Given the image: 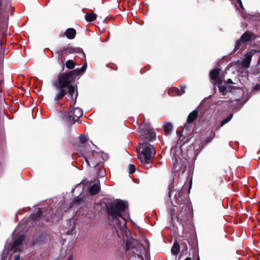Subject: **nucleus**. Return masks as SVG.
Listing matches in <instances>:
<instances>
[{
	"label": "nucleus",
	"instance_id": "49",
	"mask_svg": "<svg viewBox=\"0 0 260 260\" xmlns=\"http://www.w3.org/2000/svg\"><path fill=\"white\" fill-rule=\"evenodd\" d=\"M197 260H200V257L199 256H198Z\"/></svg>",
	"mask_w": 260,
	"mask_h": 260
},
{
	"label": "nucleus",
	"instance_id": "25",
	"mask_svg": "<svg viewBox=\"0 0 260 260\" xmlns=\"http://www.w3.org/2000/svg\"><path fill=\"white\" fill-rule=\"evenodd\" d=\"M180 252V245L177 242H175L172 247L171 252L173 255H176Z\"/></svg>",
	"mask_w": 260,
	"mask_h": 260
},
{
	"label": "nucleus",
	"instance_id": "3",
	"mask_svg": "<svg viewBox=\"0 0 260 260\" xmlns=\"http://www.w3.org/2000/svg\"><path fill=\"white\" fill-rule=\"evenodd\" d=\"M15 9L12 6V0H0V39L6 35L7 25L5 19H8L9 14L13 16Z\"/></svg>",
	"mask_w": 260,
	"mask_h": 260
},
{
	"label": "nucleus",
	"instance_id": "38",
	"mask_svg": "<svg viewBox=\"0 0 260 260\" xmlns=\"http://www.w3.org/2000/svg\"><path fill=\"white\" fill-rule=\"evenodd\" d=\"M226 123H228V116L225 117V118L221 121L220 126H222L224 124H225Z\"/></svg>",
	"mask_w": 260,
	"mask_h": 260
},
{
	"label": "nucleus",
	"instance_id": "45",
	"mask_svg": "<svg viewBox=\"0 0 260 260\" xmlns=\"http://www.w3.org/2000/svg\"><path fill=\"white\" fill-rule=\"evenodd\" d=\"M228 232H229V234H230L231 233V228H230V226H229Z\"/></svg>",
	"mask_w": 260,
	"mask_h": 260
},
{
	"label": "nucleus",
	"instance_id": "12",
	"mask_svg": "<svg viewBox=\"0 0 260 260\" xmlns=\"http://www.w3.org/2000/svg\"><path fill=\"white\" fill-rule=\"evenodd\" d=\"M175 203L177 205H187L188 204H191L190 202L188 200V193L186 192V189L182 188L178 194L175 198Z\"/></svg>",
	"mask_w": 260,
	"mask_h": 260
},
{
	"label": "nucleus",
	"instance_id": "8",
	"mask_svg": "<svg viewBox=\"0 0 260 260\" xmlns=\"http://www.w3.org/2000/svg\"><path fill=\"white\" fill-rule=\"evenodd\" d=\"M193 217V211L191 204L183 205L177 216V221L184 227V224H190Z\"/></svg>",
	"mask_w": 260,
	"mask_h": 260
},
{
	"label": "nucleus",
	"instance_id": "35",
	"mask_svg": "<svg viewBox=\"0 0 260 260\" xmlns=\"http://www.w3.org/2000/svg\"><path fill=\"white\" fill-rule=\"evenodd\" d=\"M74 52L80 53L82 52L83 54V56L85 57V54L83 52L82 49L79 47L74 48Z\"/></svg>",
	"mask_w": 260,
	"mask_h": 260
},
{
	"label": "nucleus",
	"instance_id": "18",
	"mask_svg": "<svg viewBox=\"0 0 260 260\" xmlns=\"http://www.w3.org/2000/svg\"><path fill=\"white\" fill-rule=\"evenodd\" d=\"M102 154L96 151L92 152V157H90L89 159H90L91 162L92 164V165L94 166V167H97L100 165L101 163V160H96V158H100L101 157Z\"/></svg>",
	"mask_w": 260,
	"mask_h": 260
},
{
	"label": "nucleus",
	"instance_id": "5",
	"mask_svg": "<svg viewBox=\"0 0 260 260\" xmlns=\"http://www.w3.org/2000/svg\"><path fill=\"white\" fill-rule=\"evenodd\" d=\"M48 214L47 209L38 208L37 211L30 215L32 223L39 226H43L47 223H51L53 221L52 215L48 216Z\"/></svg>",
	"mask_w": 260,
	"mask_h": 260
},
{
	"label": "nucleus",
	"instance_id": "1",
	"mask_svg": "<svg viewBox=\"0 0 260 260\" xmlns=\"http://www.w3.org/2000/svg\"><path fill=\"white\" fill-rule=\"evenodd\" d=\"M59 82V76H57V80L53 83L54 87L58 89V92L54 97V101L58 102L68 93L72 99V103L76 104L78 96L77 85L73 84L72 83L66 85Z\"/></svg>",
	"mask_w": 260,
	"mask_h": 260
},
{
	"label": "nucleus",
	"instance_id": "39",
	"mask_svg": "<svg viewBox=\"0 0 260 260\" xmlns=\"http://www.w3.org/2000/svg\"><path fill=\"white\" fill-rule=\"evenodd\" d=\"M190 123H188L186 121V123L185 124L184 126V129H186V131H190Z\"/></svg>",
	"mask_w": 260,
	"mask_h": 260
},
{
	"label": "nucleus",
	"instance_id": "37",
	"mask_svg": "<svg viewBox=\"0 0 260 260\" xmlns=\"http://www.w3.org/2000/svg\"><path fill=\"white\" fill-rule=\"evenodd\" d=\"M80 141L82 144L84 143L86 141V137L84 136H81L80 137Z\"/></svg>",
	"mask_w": 260,
	"mask_h": 260
},
{
	"label": "nucleus",
	"instance_id": "17",
	"mask_svg": "<svg viewBox=\"0 0 260 260\" xmlns=\"http://www.w3.org/2000/svg\"><path fill=\"white\" fill-rule=\"evenodd\" d=\"M179 191L180 189L175 188V186L172 183H171L169 186L168 197L169 198L170 202L172 204H173L172 197L173 196L174 198L175 199L176 196L178 194Z\"/></svg>",
	"mask_w": 260,
	"mask_h": 260
},
{
	"label": "nucleus",
	"instance_id": "14",
	"mask_svg": "<svg viewBox=\"0 0 260 260\" xmlns=\"http://www.w3.org/2000/svg\"><path fill=\"white\" fill-rule=\"evenodd\" d=\"M220 69L216 68L211 70L209 74L210 79L219 84L222 82V76L220 74Z\"/></svg>",
	"mask_w": 260,
	"mask_h": 260
},
{
	"label": "nucleus",
	"instance_id": "41",
	"mask_svg": "<svg viewBox=\"0 0 260 260\" xmlns=\"http://www.w3.org/2000/svg\"><path fill=\"white\" fill-rule=\"evenodd\" d=\"M233 116V114L232 113L229 114V121L232 118Z\"/></svg>",
	"mask_w": 260,
	"mask_h": 260
},
{
	"label": "nucleus",
	"instance_id": "13",
	"mask_svg": "<svg viewBox=\"0 0 260 260\" xmlns=\"http://www.w3.org/2000/svg\"><path fill=\"white\" fill-rule=\"evenodd\" d=\"M260 50L256 49H251L250 51L245 54L244 58L241 61V66L245 69H247L250 67L252 56Z\"/></svg>",
	"mask_w": 260,
	"mask_h": 260
},
{
	"label": "nucleus",
	"instance_id": "42",
	"mask_svg": "<svg viewBox=\"0 0 260 260\" xmlns=\"http://www.w3.org/2000/svg\"><path fill=\"white\" fill-rule=\"evenodd\" d=\"M73 255H71L68 258L67 260H73Z\"/></svg>",
	"mask_w": 260,
	"mask_h": 260
},
{
	"label": "nucleus",
	"instance_id": "15",
	"mask_svg": "<svg viewBox=\"0 0 260 260\" xmlns=\"http://www.w3.org/2000/svg\"><path fill=\"white\" fill-rule=\"evenodd\" d=\"M122 218L123 219V222H121L118 218L115 219L113 221L115 222L114 225L117 232H118L119 230L121 232H126L127 229L126 221L124 218L123 217Z\"/></svg>",
	"mask_w": 260,
	"mask_h": 260
},
{
	"label": "nucleus",
	"instance_id": "33",
	"mask_svg": "<svg viewBox=\"0 0 260 260\" xmlns=\"http://www.w3.org/2000/svg\"><path fill=\"white\" fill-rule=\"evenodd\" d=\"M179 87H180L181 89L179 90V95H182L185 92V89L186 88V85L183 84V85H180Z\"/></svg>",
	"mask_w": 260,
	"mask_h": 260
},
{
	"label": "nucleus",
	"instance_id": "28",
	"mask_svg": "<svg viewBox=\"0 0 260 260\" xmlns=\"http://www.w3.org/2000/svg\"><path fill=\"white\" fill-rule=\"evenodd\" d=\"M168 93L172 96L179 95V89L178 88L173 87L169 90Z\"/></svg>",
	"mask_w": 260,
	"mask_h": 260
},
{
	"label": "nucleus",
	"instance_id": "21",
	"mask_svg": "<svg viewBox=\"0 0 260 260\" xmlns=\"http://www.w3.org/2000/svg\"><path fill=\"white\" fill-rule=\"evenodd\" d=\"M74 52V48L72 47H68L61 49L59 51L57 52L58 55L62 56L63 54L68 55Z\"/></svg>",
	"mask_w": 260,
	"mask_h": 260
},
{
	"label": "nucleus",
	"instance_id": "44",
	"mask_svg": "<svg viewBox=\"0 0 260 260\" xmlns=\"http://www.w3.org/2000/svg\"><path fill=\"white\" fill-rule=\"evenodd\" d=\"M225 1H226V0H218V2L219 3H222V2H225Z\"/></svg>",
	"mask_w": 260,
	"mask_h": 260
},
{
	"label": "nucleus",
	"instance_id": "7",
	"mask_svg": "<svg viewBox=\"0 0 260 260\" xmlns=\"http://www.w3.org/2000/svg\"><path fill=\"white\" fill-rule=\"evenodd\" d=\"M75 105L72 103L69 106L68 111L62 114V119L70 125L78 121L83 114L82 110L79 107H75Z\"/></svg>",
	"mask_w": 260,
	"mask_h": 260
},
{
	"label": "nucleus",
	"instance_id": "27",
	"mask_svg": "<svg viewBox=\"0 0 260 260\" xmlns=\"http://www.w3.org/2000/svg\"><path fill=\"white\" fill-rule=\"evenodd\" d=\"M65 66L68 69L73 70V69L75 68L76 64L72 59H69L66 61Z\"/></svg>",
	"mask_w": 260,
	"mask_h": 260
},
{
	"label": "nucleus",
	"instance_id": "30",
	"mask_svg": "<svg viewBox=\"0 0 260 260\" xmlns=\"http://www.w3.org/2000/svg\"><path fill=\"white\" fill-rule=\"evenodd\" d=\"M132 241L127 240L126 242L125 245V250L127 251L130 250L131 249L136 248V247L135 246H132Z\"/></svg>",
	"mask_w": 260,
	"mask_h": 260
},
{
	"label": "nucleus",
	"instance_id": "19",
	"mask_svg": "<svg viewBox=\"0 0 260 260\" xmlns=\"http://www.w3.org/2000/svg\"><path fill=\"white\" fill-rule=\"evenodd\" d=\"M76 30L73 28H69L65 30L63 36L66 37L68 39H74L76 36Z\"/></svg>",
	"mask_w": 260,
	"mask_h": 260
},
{
	"label": "nucleus",
	"instance_id": "40",
	"mask_svg": "<svg viewBox=\"0 0 260 260\" xmlns=\"http://www.w3.org/2000/svg\"><path fill=\"white\" fill-rule=\"evenodd\" d=\"M237 1V2L239 3L241 8L242 9H244V7H243V4H242V1L241 0H236Z\"/></svg>",
	"mask_w": 260,
	"mask_h": 260
},
{
	"label": "nucleus",
	"instance_id": "46",
	"mask_svg": "<svg viewBox=\"0 0 260 260\" xmlns=\"http://www.w3.org/2000/svg\"><path fill=\"white\" fill-rule=\"evenodd\" d=\"M85 161L86 162H87V164L89 165V161H88V160L87 159V158H85Z\"/></svg>",
	"mask_w": 260,
	"mask_h": 260
},
{
	"label": "nucleus",
	"instance_id": "51",
	"mask_svg": "<svg viewBox=\"0 0 260 260\" xmlns=\"http://www.w3.org/2000/svg\"><path fill=\"white\" fill-rule=\"evenodd\" d=\"M230 101L229 100V101H228L229 104H230Z\"/></svg>",
	"mask_w": 260,
	"mask_h": 260
},
{
	"label": "nucleus",
	"instance_id": "22",
	"mask_svg": "<svg viewBox=\"0 0 260 260\" xmlns=\"http://www.w3.org/2000/svg\"><path fill=\"white\" fill-rule=\"evenodd\" d=\"M100 186L96 184H94L90 186L88 190V192L90 194L94 196L97 194L100 191Z\"/></svg>",
	"mask_w": 260,
	"mask_h": 260
},
{
	"label": "nucleus",
	"instance_id": "23",
	"mask_svg": "<svg viewBox=\"0 0 260 260\" xmlns=\"http://www.w3.org/2000/svg\"><path fill=\"white\" fill-rule=\"evenodd\" d=\"M45 239V238L43 234H37L34 237L33 242L34 244H40L44 242Z\"/></svg>",
	"mask_w": 260,
	"mask_h": 260
},
{
	"label": "nucleus",
	"instance_id": "11",
	"mask_svg": "<svg viewBox=\"0 0 260 260\" xmlns=\"http://www.w3.org/2000/svg\"><path fill=\"white\" fill-rule=\"evenodd\" d=\"M256 38V36L253 32L247 30L241 36L240 39L236 42L234 51L240 49L243 44L254 41Z\"/></svg>",
	"mask_w": 260,
	"mask_h": 260
},
{
	"label": "nucleus",
	"instance_id": "34",
	"mask_svg": "<svg viewBox=\"0 0 260 260\" xmlns=\"http://www.w3.org/2000/svg\"><path fill=\"white\" fill-rule=\"evenodd\" d=\"M218 87L219 88V92H222L223 95H225V92L226 91V86L224 85H219L218 86Z\"/></svg>",
	"mask_w": 260,
	"mask_h": 260
},
{
	"label": "nucleus",
	"instance_id": "9",
	"mask_svg": "<svg viewBox=\"0 0 260 260\" xmlns=\"http://www.w3.org/2000/svg\"><path fill=\"white\" fill-rule=\"evenodd\" d=\"M139 129V137L144 142L143 143L149 144L148 142H151L156 139V133L150 125L143 123L140 125Z\"/></svg>",
	"mask_w": 260,
	"mask_h": 260
},
{
	"label": "nucleus",
	"instance_id": "2",
	"mask_svg": "<svg viewBox=\"0 0 260 260\" xmlns=\"http://www.w3.org/2000/svg\"><path fill=\"white\" fill-rule=\"evenodd\" d=\"M106 202L105 206L107 213V218L111 222L119 217L123 218L122 212L128 208V203L123 200H119L117 201H111L109 199H105Z\"/></svg>",
	"mask_w": 260,
	"mask_h": 260
},
{
	"label": "nucleus",
	"instance_id": "48",
	"mask_svg": "<svg viewBox=\"0 0 260 260\" xmlns=\"http://www.w3.org/2000/svg\"><path fill=\"white\" fill-rule=\"evenodd\" d=\"M105 174V171H104V172H103V174L102 175V176H104Z\"/></svg>",
	"mask_w": 260,
	"mask_h": 260
},
{
	"label": "nucleus",
	"instance_id": "31",
	"mask_svg": "<svg viewBox=\"0 0 260 260\" xmlns=\"http://www.w3.org/2000/svg\"><path fill=\"white\" fill-rule=\"evenodd\" d=\"M128 171L129 174H133L136 171V167L134 165L130 164L128 166Z\"/></svg>",
	"mask_w": 260,
	"mask_h": 260
},
{
	"label": "nucleus",
	"instance_id": "43",
	"mask_svg": "<svg viewBox=\"0 0 260 260\" xmlns=\"http://www.w3.org/2000/svg\"><path fill=\"white\" fill-rule=\"evenodd\" d=\"M259 88V85L257 84L255 86V89H258V88Z\"/></svg>",
	"mask_w": 260,
	"mask_h": 260
},
{
	"label": "nucleus",
	"instance_id": "4",
	"mask_svg": "<svg viewBox=\"0 0 260 260\" xmlns=\"http://www.w3.org/2000/svg\"><path fill=\"white\" fill-rule=\"evenodd\" d=\"M155 154V150L152 145L148 143L140 144L138 155L144 168L149 169L152 168L151 161Z\"/></svg>",
	"mask_w": 260,
	"mask_h": 260
},
{
	"label": "nucleus",
	"instance_id": "50",
	"mask_svg": "<svg viewBox=\"0 0 260 260\" xmlns=\"http://www.w3.org/2000/svg\"><path fill=\"white\" fill-rule=\"evenodd\" d=\"M231 180V178L229 177V179H228V180L229 181Z\"/></svg>",
	"mask_w": 260,
	"mask_h": 260
},
{
	"label": "nucleus",
	"instance_id": "10",
	"mask_svg": "<svg viewBox=\"0 0 260 260\" xmlns=\"http://www.w3.org/2000/svg\"><path fill=\"white\" fill-rule=\"evenodd\" d=\"M233 84H236L234 83L232 79H229V92L232 94L231 100L235 101H240L244 95V90L242 88Z\"/></svg>",
	"mask_w": 260,
	"mask_h": 260
},
{
	"label": "nucleus",
	"instance_id": "36",
	"mask_svg": "<svg viewBox=\"0 0 260 260\" xmlns=\"http://www.w3.org/2000/svg\"><path fill=\"white\" fill-rule=\"evenodd\" d=\"M176 213V209L173 207L170 209V214L171 216L172 220H173L174 216H175Z\"/></svg>",
	"mask_w": 260,
	"mask_h": 260
},
{
	"label": "nucleus",
	"instance_id": "16",
	"mask_svg": "<svg viewBox=\"0 0 260 260\" xmlns=\"http://www.w3.org/2000/svg\"><path fill=\"white\" fill-rule=\"evenodd\" d=\"M25 236L21 235L16 238L11 245V249L15 251L18 250V247L20 246L25 240Z\"/></svg>",
	"mask_w": 260,
	"mask_h": 260
},
{
	"label": "nucleus",
	"instance_id": "29",
	"mask_svg": "<svg viewBox=\"0 0 260 260\" xmlns=\"http://www.w3.org/2000/svg\"><path fill=\"white\" fill-rule=\"evenodd\" d=\"M84 203V200L81 198L76 197L71 203L72 204L81 205Z\"/></svg>",
	"mask_w": 260,
	"mask_h": 260
},
{
	"label": "nucleus",
	"instance_id": "26",
	"mask_svg": "<svg viewBox=\"0 0 260 260\" xmlns=\"http://www.w3.org/2000/svg\"><path fill=\"white\" fill-rule=\"evenodd\" d=\"M96 15L94 13L87 14L85 16V18L88 22H92L96 19Z\"/></svg>",
	"mask_w": 260,
	"mask_h": 260
},
{
	"label": "nucleus",
	"instance_id": "47",
	"mask_svg": "<svg viewBox=\"0 0 260 260\" xmlns=\"http://www.w3.org/2000/svg\"><path fill=\"white\" fill-rule=\"evenodd\" d=\"M184 260H191V258L190 257H187Z\"/></svg>",
	"mask_w": 260,
	"mask_h": 260
},
{
	"label": "nucleus",
	"instance_id": "32",
	"mask_svg": "<svg viewBox=\"0 0 260 260\" xmlns=\"http://www.w3.org/2000/svg\"><path fill=\"white\" fill-rule=\"evenodd\" d=\"M217 106H223L225 107L228 105V101L225 100H219L216 102Z\"/></svg>",
	"mask_w": 260,
	"mask_h": 260
},
{
	"label": "nucleus",
	"instance_id": "6",
	"mask_svg": "<svg viewBox=\"0 0 260 260\" xmlns=\"http://www.w3.org/2000/svg\"><path fill=\"white\" fill-rule=\"evenodd\" d=\"M87 66V62H85L80 68L71 70L68 73H60L58 75L59 76V83L67 85L74 82L77 76L83 74L85 72Z\"/></svg>",
	"mask_w": 260,
	"mask_h": 260
},
{
	"label": "nucleus",
	"instance_id": "24",
	"mask_svg": "<svg viewBox=\"0 0 260 260\" xmlns=\"http://www.w3.org/2000/svg\"><path fill=\"white\" fill-rule=\"evenodd\" d=\"M163 129L165 133L169 134L172 131L173 125L171 122H166L165 124L163 125Z\"/></svg>",
	"mask_w": 260,
	"mask_h": 260
},
{
	"label": "nucleus",
	"instance_id": "20",
	"mask_svg": "<svg viewBox=\"0 0 260 260\" xmlns=\"http://www.w3.org/2000/svg\"><path fill=\"white\" fill-rule=\"evenodd\" d=\"M198 111L194 110L190 113L187 117V122L188 123H192L198 117Z\"/></svg>",
	"mask_w": 260,
	"mask_h": 260
}]
</instances>
